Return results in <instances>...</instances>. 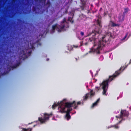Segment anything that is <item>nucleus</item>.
Returning <instances> with one entry per match:
<instances>
[{"instance_id":"obj_43","label":"nucleus","mask_w":131,"mask_h":131,"mask_svg":"<svg viewBox=\"0 0 131 131\" xmlns=\"http://www.w3.org/2000/svg\"><path fill=\"white\" fill-rule=\"evenodd\" d=\"M35 0V1H36V0Z\"/></svg>"},{"instance_id":"obj_37","label":"nucleus","mask_w":131,"mask_h":131,"mask_svg":"<svg viewBox=\"0 0 131 131\" xmlns=\"http://www.w3.org/2000/svg\"><path fill=\"white\" fill-rule=\"evenodd\" d=\"M38 45H39L40 46L41 45V43H39L38 44Z\"/></svg>"},{"instance_id":"obj_35","label":"nucleus","mask_w":131,"mask_h":131,"mask_svg":"<svg viewBox=\"0 0 131 131\" xmlns=\"http://www.w3.org/2000/svg\"><path fill=\"white\" fill-rule=\"evenodd\" d=\"M107 15V14L106 12H104V15Z\"/></svg>"},{"instance_id":"obj_10","label":"nucleus","mask_w":131,"mask_h":131,"mask_svg":"<svg viewBox=\"0 0 131 131\" xmlns=\"http://www.w3.org/2000/svg\"><path fill=\"white\" fill-rule=\"evenodd\" d=\"M100 100V98H98L97 99L96 101L94 103H93L92 104V105L91 106V107L93 108L94 106H96L97 104V103L99 102V101Z\"/></svg>"},{"instance_id":"obj_34","label":"nucleus","mask_w":131,"mask_h":131,"mask_svg":"<svg viewBox=\"0 0 131 131\" xmlns=\"http://www.w3.org/2000/svg\"><path fill=\"white\" fill-rule=\"evenodd\" d=\"M131 63V59L130 60L129 64H130Z\"/></svg>"},{"instance_id":"obj_21","label":"nucleus","mask_w":131,"mask_h":131,"mask_svg":"<svg viewBox=\"0 0 131 131\" xmlns=\"http://www.w3.org/2000/svg\"><path fill=\"white\" fill-rule=\"evenodd\" d=\"M65 26L64 25H62L60 27V29H63L64 27H65Z\"/></svg>"},{"instance_id":"obj_31","label":"nucleus","mask_w":131,"mask_h":131,"mask_svg":"<svg viewBox=\"0 0 131 131\" xmlns=\"http://www.w3.org/2000/svg\"><path fill=\"white\" fill-rule=\"evenodd\" d=\"M35 10H36V8H35V7L34 8V9L32 11L33 12H34V11H35Z\"/></svg>"},{"instance_id":"obj_3","label":"nucleus","mask_w":131,"mask_h":131,"mask_svg":"<svg viewBox=\"0 0 131 131\" xmlns=\"http://www.w3.org/2000/svg\"><path fill=\"white\" fill-rule=\"evenodd\" d=\"M104 39V37H102V40L99 41L98 46L97 48L94 50L89 51V52L91 53L92 52H94L97 54H100V50H102L103 47L105 46L106 43V41H105Z\"/></svg>"},{"instance_id":"obj_38","label":"nucleus","mask_w":131,"mask_h":131,"mask_svg":"<svg viewBox=\"0 0 131 131\" xmlns=\"http://www.w3.org/2000/svg\"><path fill=\"white\" fill-rule=\"evenodd\" d=\"M46 0H43L42 1H44V2L46 1Z\"/></svg>"},{"instance_id":"obj_5","label":"nucleus","mask_w":131,"mask_h":131,"mask_svg":"<svg viewBox=\"0 0 131 131\" xmlns=\"http://www.w3.org/2000/svg\"><path fill=\"white\" fill-rule=\"evenodd\" d=\"M52 115V113L48 114L45 113L44 114L43 117H39L38 118V121L41 124L45 123L47 121L49 120L50 116Z\"/></svg>"},{"instance_id":"obj_41","label":"nucleus","mask_w":131,"mask_h":131,"mask_svg":"<svg viewBox=\"0 0 131 131\" xmlns=\"http://www.w3.org/2000/svg\"><path fill=\"white\" fill-rule=\"evenodd\" d=\"M35 126H36V125H34L33 126V127H35Z\"/></svg>"},{"instance_id":"obj_14","label":"nucleus","mask_w":131,"mask_h":131,"mask_svg":"<svg viewBox=\"0 0 131 131\" xmlns=\"http://www.w3.org/2000/svg\"><path fill=\"white\" fill-rule=\"evenodd\" d=\"M119 20L121 21H123L124 19V15H122L121 16H120L119 17Z\"/></svg>"},{"instance_id":"obj_33","label":"nucleus","mask_w":131,"mask_h":131,"mask_svg":"<svg viewBox=\"0 0 131 131\" xmlns=\"http://www.w3.org/2000/svg\"><path fill=\"white\" fill-rule=\"evenodd\" d=\"M42 0H39V2L40 3L41 2Z\"/></svg>"},{"instance_id":"obj_23","label":"nucleus","mask_w":131,"mask_h":131,"mask_svg":"<svg viewBox=\"0 0 131 131\" xmlns=\"http://www.w3.org/2000/svg\"><path fill=\"white\" fill-rule=\"evenodd\" d=\"M81 104V102L80 101H78L77 103V105H79Z\"/></svg>"},{"instance_id":"obj_15","label":"nucleus","mask_w":131,"mask_h":131,"mask_svg":"<svg viewBox=\"0 0 131 131\" xmlns=\"http://www.w3.org/2000/svg\"><path fill=\"white\" fill-rule=\"evenodd\" d=\"M90 97H91L92 96H93L94 95V93L92 92V91H91L90 92L88 93Z\"/></svg>"},{"instance_id":"obj_18","label":"nucleus","mask_w":131,"mask_h":131,"mask_svg":"<svg viewBox=\"0 0 131 131\" xmlns=\"http://www.w3.org/2000/svg\"><path fill=\"white\" fill-rule=\"evenodd\" d=\"M46 5H48V7H49L51 5V4L49 1L48 0L47 1V3H46Z\"/></svg>"},{"instance_id":"obj_36","label":"nucleus","mask_w":131,"mask_h":131,"mask_svg":"<svg viewBox=\"0 0 131 131\" xmlns=\"http://www.w3.org/2000/svg\"><path fill=\"white\" fill-rule=\"evenodd\" d=\"M88 43L87 42L85 43V45H88Z\"/></svg>"},{"instance_id":"obj_12","label":"nucleus","mask_w":131,"mask_h":131,"mask_svg":"<svg viewBox=\"0 0 131 131\" xmlns=\"http://www.w3.org/2000/svg\"><path fill=\"white\" fill-rule=\"evenodd\" d=\"M89 97H90V96L89 95L88 93H87L83 96V99L84 100H86Z\"/></svg>"},{"instance_id":"obj_26","label":"nucleus","mask_w":131,"mask_h":131,"mask_svg":"<svg viewBox=\"0 0 131 131\" xmlns=\"http://www.w3.org/2000/svg\"><path fill=\"white\" fill-rule=\"evenodd\" d=\"M68 20L69 21H70V19H69V18ZM70 21L71 22L72 24H73V23L74 21L73 20H70Z\"/></svg>"},{"instance_id":"obj_42","label":"nucleus","mask_w":131,"mask_h":131,"mask_svg":"<svg viewBox=\"0 0 131 131\" xmlns=\"http://www.w3.org/2000/svg\"><path fill=\"white\" fill-rule=\"evenodd\" d=\"M48 60H49V59H47V60L48 61Z\"/></svg>"},{"instance_id":"obj_27","label":"nucleus","mask_w":131,"mask_h":131,"mask_svg":"<svg viewBox=\"0 0 131 131\" xmlns=\"http://www.w3.org/2000/svg\"><path fill=\"white\" fill-rule=\"evenodd\" d=\"M65 22H66V19H63V21H62V23H63Z\"/></svg>"},{"instance_id":"obj_4","label":"nucleus","mask_w":131,"mask_h":131,"mask_svg":"<svg viewBox=\"0 0 131 131\" xmlns=\"http://www.w3.org/2000/svg\"><path fill=\"white\" fill-rule=\"evenodd\" d=\"M28 50L26 49L21 50L19 53V58L20 59L24 60L28 58L27 54L28 56H30L31 53V51L28 52Z\"/></svg>"},{"instance_id":"obj_20","label":"nucleus","mask_w":131,"mask_h":131,"mask_svg":"<svg viewBox=\"0 0 131 131\" xmlns=\"http://www.w3.org/2000/svg\"><path fill=\"white\" fill-rule=\"evenodd\" d=\"M30 48L33 50H34L35 49V48L33 44H32L31 45V48Z\"/></svg>"},{"instance_id":"obj_13","label":"nucleus","mask_w":131,"mask_h":131,"mask_svg":"<svg viewBox=\"0 0 131 131\" xmlns=\"http://www.w3.org/2000/svg\"><path fill=\"white\" fill-rule=\"evenodd\" d=\"M124 12L123 13V14L124 15L125 13H127L129 11V8L128 7L126 8H124Z\"/></svg>"},{"instance_id":"obj_22","label":"nucleus","mask_w":131,"mask_h":131,"mask_svg":"<svg viewBox=\"0 0 131 131\" xmlns=\"http://www.w3.org/2000/svg\"><path fill=\"white\" fill-rule=\"evenodd\" d=\"M80 34H81V35L82 36H84V33L83 32H82V31H81V32H80Z\"/></svg>"},{"instance_id":"obj_39","label":"nucleus","mask_w":131,"mask_h":131,"mask_svg":"<svg viewBox=\"0 0 131 131\" xmlns=\"http://www.w3.org/2000/svg\"><path fill=\"white\" fill-rule=\"evenodd\" d=\"M32 123V122H31V123H29L28 124H29V125L30 124H31Z\"/></svg>"},{"instance_id":"obj_32","label":"nucleus","mask_w":131,"mask_h":131,"mask_svg":"<svg viewBox=\"0 0 131 131\" xmlns=\"http://www.w3.org/2000/svg\"><path fill=\"white\" fill-rule=\"evenodd\" d=\"M121 121H119L118 123H117V124H118L120 123L121 122Z\"/></svg>"},{"instance_id":"obj_29","label":"nucleus","mask_w":131,"mask_h":131,"mask_svg":"<svg viewBox=\"0 0 131 131\" xmlns=\"http://www.w3.org/2000/svg\"><path fill=\"white\" fill-rule=\"evenodd\" d=\"M73 47H75V48H77L78 47V46H75L74 45L73 46Z\"/></svg>"},{"instance_id":"obj_24","label":"nucleus","mask_w":131,"mask_h":131,"mask_svg":"<svg viewBox=\"0 0 131 131\" xmlns=\"http://www.w3.org/2000/svg\"><path fill=\"white\" fill-rule=\"evenodd\" d=\"M27 129L26 128H23L22 131H27Z\"/></svg>"},{"instance_id":"obj_6","label":"nucleus","mask_w":131,"mask_h":131,"mask_svg":"<svg viewBox=\"0 0 131 131\" xmlns=\"http://www.w3.org/2000/svg\"><path fill=\"white\" fill-rule=\"evenodd\" d=\"M129 115V113L128 111L126 110H121L120 112V115L119 116H116V117L118 118H122V120H125V119H124L123 117H126L127 118Z\"/></svg>"},{"instance_id":"obj_25","label":"nucleus","mask_w":131,"mask_h":131,"mask_svg":"<svg viewBox=\"0 0 131 131\" xmlns=\"http://www.w3.org/2000/svg\"><path fill=\"white\" fill-rule=\"evenodd\" d=\"M32 128H27V131H31Z\"/></svg>"},{"instance_id":"obj_28","label":"nucleus","mask_w":131,"mask_h":131,"mask_svg":"<svg viewBox=\"0 0 131 131\" xmlns=\"http://www.w3.org/2000/svg\"><path fill=\"white\" fill-rule=\"evenodd\" d=\"M96 88L97 89V91H98L99 89V88L98 87H96Z\"/></svg>"},{"instance_id":"obj_40","label":"nucleus","mask_w":131,"mask_h":131,"mask_svg":"<svg viewBox=\"0 0 131 131\" xmlns=\"http://www.w3.org/2000/svg\"><path fill=\"white\" fill-rule=\"evenodd\" d=\"M127 35H126L125 37L124 38H125L126 37Z\"/></svg>"},{"instance_id":"obj_7","label":"nucleus","mask_w":131,"mask_h":131,"mask_svg":"<svg viewBox=\"0 0 131 131\" xmlns=\"http://www.w3.org/2000/svg\"><path fill=\"white\" fill-rule=\"evenodd\" d=\"M97 24L100 28H96L94 30V33H95V35H96V34H100L102 31L101 28L102 27V26L101 21L99 19H98L97 21Z\"/></svg>"},{"instance_id":"obj_30","label":"nucleus","mask_w":131,"mask_h":131,"mask_svg":"<svg viewBox=\"0 0 131 131\" xmlns=\"http://www.w3.org/2000/svg\"><path fill=\"white\" fill-rule=\"evenodd\" d=\"M81 8L82 10H83L84 9V7L83 6H81Z\"/></svg>"},{"instance_id":"obj_17","label":"nucleus","mask_w":131,"mask_h":131,"mask_svg":"<svg viewBox=\"0 0 131 131\" xmlns=\"http://www.w3.org/2000/svg\"><path fill=\"white\" fill-rule=\"evenodd\" d=\"M118 124L115 125H112L110 127H113L115 129H118L119 128V127L117 125Z\"/></svg>"},{"instance_id":"obj_8","label":"nucleus","mask_w":131,"mask_h":131,"mask_svg":"<svg viewBox=\"0 0 131 131\" xmlns=\"http://www.w3.org/2000/svg\"><path fill=\"white\" fill-rule=\"evenodd\" d=\"M72 109H68V110H67V111H65V112L66 113V117L67 118V119L69 120L71 118V116L70 114V112L72 111Z\"/></svg>"},{"instance_id":"obj_9","label":"nucleus","mask_w":131,"mask_h":131,"mask_svg":"<svg viewBox=\"0 0 131 131\" xmlns=\"http://www.w3.org/2000/svg\"><path fill=\"white\" fill-rule=\"evenodd\" d=\"M20 64V62H19L16 64H14L13 66H10L9 67H8L7 69L9 71H10L11 69L13 70L14 69L16 68L18 66H19Z\"/></svg>"},{"instance_id":"obj_2","label":"nucleus","mask_w":131,"mask_h":131,"mask_svg":"<svg viewBox=\"0 0 131 131\" xmlns=\"http://www.w3.org/2000/svg\"><path fill=\"white\" fill-rule=\"evenodd\" d=\"M62 101L61 102V105H60L58 109L59 110V112L61 113H63L65 112V109L66 108H67V110L68 109L70 110L72 109L71 108L73 105L74 108L76 109L78 107V106L76 105L75 102V101H73L72 102H66L65 104H62Z\"/></svg>"},{"instance_id":"obj_19","label":"nucleus","mask_w":131,"mask_h":131,"mask_svg":"<svg viewBox=\"0 0 131 131\" xmlns=\"http://www.w3.org/2000/svg\"><path fill=\"white\" fill-rule=\"evenodd\" d=\"M57 24H55L52 26V29L53 31L54 32L55 31V29L57 27Z\"/></svg>"},{"instance_id":"obj_1","label":"nucleus","mask_w":131,"mask_h":131,"mask_svg":"<svg viewBox=\"0 0 131 131\" xmlns=\"http://www.w3.org/2000/svg\"><path fill=\"white\" fill-rule=\"evenodd\" d=\"M121 69L122 68L121 67L118 70L116 71L115 73L112 75L110 76L108 79L103 81L102 83H100V86H102V88L103 90L102 93L103 95H107L106 92L108 88V83L121 73Z\"/></svg>"},{"instance_id":"obj_16","label":"nucleus","mask_w":131,"mask_h":131,"mask_svg":"<svg viewBox=\"0 0 131 131\" xmlns=\"http://www.w3.org/2000/svg\"><path fill=\"white\" fill-rule=\"evenodd\" d=\"M110 22L112 23V25H111L112 27H115L119 26V25L118 24H115L112 21H111Z\"/></svg>"},{"instance_id":"obj_11","label":"nucleus","mask_w":131,"mask_h":131,"mask_svg":"<svg viewBox=\"0 0 131 131\" xmlns=\"http://www.w3.org/2000/svg\"><path fill=\"white\" fill-rule=\"evenodd\" d=\"M61 102L59 103H58L57 104L54 103L53 105H52V108L53 109H54L55 107H56L58 105H59L58 107H59L60 105H61Z\"/></svg>"}]
</instances>
